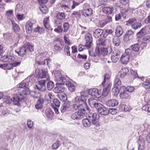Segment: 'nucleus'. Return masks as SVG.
Instances as JSON below:
<instances>
[{
  "mask_svg": "<svg viewBox=\"0 0 150 150\" xmlns=\"http://www.w3.org/2000/svg\"><path fill=\"white\" fill-rule=\"evenodd\" d=\"M36 21L34 20H31L27 21L25 24L26 31L28 34H30L33 29L35 28Z\"/></svg>",
  "mask_w": 150,
  "mask_h": 150,
  "instance_id": "1",
  "label": "nucleus"
},
{
  "mask_svg": "<svg viewBox=\"0 0 150 150\" xmlns=\"http://www.w3.org/2000/svg\"><path fill=\"white\" fill-rule=\"evenodd\" d=\"M99 116L97 113H91L89 115L88 117L92 124L98 127L99 126L98 122Z\"/></svg>",
  "mask_w": 150,
  "mask_h": 150,
  "instance_id": "2",
  "label": "nucleus"
},
{
  "mask_svg": "<svg viewBox=\"0 0 150 150\" xmlns=\"http://www.w3.org/2000/svg\"><path fill=\"white\" fill-rule=\"evenodd\" d=\"M85 115V109L81 108L77 112H76L73 113L71 116V118L74 120H79L83 118Z\"/></svg>",
  "mask_w": 150,
  "mask_h": 150,
  "instance_id": "3",
  "label": "nucleus"
},
{
  "mask_svg": "<svg viewBox=\"0 0 150 150\" xmlns=\"http://www.w3.org/2000/svg\"><path fill=\"white\" fill-rule=\"evenodd\" d=\"M35 74L41 78H45L47 81L50 80L49 76L47 70H39L37 68L36 69Z\"/></svg>",
  "mask_w": 150,
  "mask_h": 150,
  "instance_id": "4",
  "label": "nucleus"
},
{
  "mask_svg": "<svg viewBox=\"0 0 150 150\" xmlns=\"http://www.w3.org/2000/svg\"><path fill=\"white\" fill-rule=\"evenodd\" d=\"M87 92H81L80 93V96H77L75 98V101L76 103L81 105L84 103L86 100L85 98L87 96Z\"/></svg>",
  "mask_w": 150,
  "mask_h": 150,
  "instance_id": "5",
  "label": "nucleus"
},
{
  "mask_svg": "<svg viewBox=\"0 0 150 150\" xmlns=\"http://www.w3.org/2000/svg\"><path fill=\"white\" fill-rule=\"evenodd\" d=\"M96 109L97 110L99 113L104 115H108L109 112L112 114V108H111L109 110H108L103 105L101 104Z\"/></svg>",
  "mask_w": 150,
  "mask_h": 150,
  "instance_id": "6",
  "label": "nucleus"
},
{
  "mask_svg": "<svg viewBox=\"0 0 150 150\" xmlns=\"http://www.w3.org/2000/svg\"><path fill=\"white\" fill-rule=\"evenodd\" d=\"M37 93L39 94V96H37L35 95L34 98H39L35 106L36 109H41L43 107L44 102L43 99L42 97V95L39 92H37Z\"/></svg>",
  "mask_w": 150,
  "mask_h": 150,
  "instance_id": "7",
  "label": "nucleus"
},
{
  "mask_svg": "<svg viewBox=\"0 0 150 150\" xmlns=\"http://www.w3.org/2000/svg\"><path fill=\"white\" fill-rule=\"evenodd\" d=\"M121 84L120 79L117 78L114 81V84L113 87V95L117 97L120 91L118 86H120Z\"/></svg>",
  "mask_w": 150,
  "mask_h": 150,
  "instance_id": "8",
  "label": "nucleus"
},
{
  "mask_svg": "<svg viewBox=\"0 0 150 150\" xmlns=\"http://www.w3.org/2000/svg\"><path fill=\"white\" fill-rule=\"evenodd\" d=\"M45 81L46 80L45 79L39 81L38 84L36 85L35 88L42 92L45 91L46 90L45 85Z\"/></svg>",
  "mask_w": 150,
  "mask_h": 150,
  "instance_id": "9",
  "label": "nucleus"
},
{
  "mask_svg": "<svg viewBox=\"0 0 150 150\" xmlns=\"http://www.w3.org/2000/svg\"><path fill=\"white\" fill-rule=\"evenodd\" d=\"M120 98L122 99H128L130 98V96L127 93L125 89V86H122L120 87Z\"/></svg>",
  "mask_w": 150,
  "mask_h": 150,
  "instance_id": "10",
  "label": "nucleus"
},
{
  "mask_svg": "<svg viewBox=\"0 0 150 150\" xmlns=\"http://www.w3.org/2000/svg\"><path fill=\"white\" fill-rule=\"evenodd\" d=\"M88 93L91 95L96 98H99L101 95V91L95 88L90 89L88 91Z\"/></svg>",
  "mask_w": 150,
  "mask_h": 150,
  "instance_id": "11",
  "label": "nucleus"
},
{
  "mask_svg": "<svg viewBox=\"0 0 150 150\" xmlns=\"http://www.w3.org/2000/svg\"><path fill=\"white\" fill-rule=\"evenodd\" d=\"M97 50H98V52H96L97 54L100 55L102 54L103 56L106 55L107 54L108 50H111V51H110V53L112 51L111 47H108V48L102 47L97 48Z\"/></svg>",
  "mask_w": 150,
  "mask_h": 150,
  "instance_id": "12",
  "label": "nucleus"
},
{
  "mask_svg": "<svg viewBox=\"0 0 150 150\" xmlns=\"http://www.w3.org/2000/svg\"><path fill=\"white\" fill-rule=\"evenodd\" d=\"M134 34V32L131 30L127 31L124 36L123 40L125 42H127L132 39Z\"/></svg>",
  "mask_w": 150,
  "mask_h": 150,
  "instance_id": "13",
  "label": "nucleus"
},
{
  "mask_svg": "<svg viewBox=\"0 0 150 150\" xmlns=\"http://www.w3.org/2000/svg\"><path fill=\"white\" fill-rule=\"evenodd\" d=\"M15 52L18 54V55L22 57H23L25 55H26L28 51L25 44L20 48L19 51L18 52L16 50H15Z\"/></svg>",
  "mask_w": 150,
  "mask_h": 150,
  "instance_id": "14",
  "label": "nucleus"
},
{
  "mask_svg": "<svg viewBox=\"0 0 150 150\" xmlns=\"http://www.w3.org/2000/svg\"><path fill=\"white\" fill-rule=\"evenodd\" d=\"M85 39L86 42L85 46L88 48L91 47L92 42V38L91 34L87 33L85 36Z\"/></svg>",
  "mask_w": 150,
  "mask_h": 150,
  "instance_id": "15",
  "label": "nucleus"
},
{
  "mask_svg": "<svg viewBox=\"0 0 150 150\" xmlns=\"http://www.w3.org/2000/svg\"><path fill=\"white\" fill-rule=\"evenodd\" d=\"M103 87L102 95L104 96H107L109 92L110 89L112 84L111 83H109L108 84H105L102 85Z\"/></svg>",
  "mask_w": 150,
  "mask_h": 150,
  "instance_id": "16",
  "label": "nucleus"
},
{
  "mask_svg": "<svg viewBox=\"0 0 150 150\" xmlns=\"http://www.w3.org/2000/svg\"><path fill=\"white\" fill-rule=\"evenodd\" d=\"M89 105L92 108H95L96 109L100 104L98 103V100L94 98H90L88 99Z\"/></svg>",
  "mask_w": 150,
  "mask_h": 150,
  "instance_id": "17",
  "label": "nucleus"
},
{
  "mask_svg": "<svg viewBox=\"0 0 150 150\" xmlns=\"http://www.w3.org/2000/svg\"><path fill=\"white\" fill-rule=\"evenodd\" d=\"M140 79L144 81L142 86L146 89L150 88V81L143 77H141Z\"/></svg>",
  "mask_w": 150,
  "mask_h": 150,
  "instance_id": "18",
  "label": "nucleus"
},
{
  "mask_svg": "<svg viewBox=\"0 0 150 150\" xmlns=\"http://www.w3.org/2000/svg\"><path fill=\"white\" fill-rule=\"evenodd\" d=\"M65 88L63 85L59 84L54 89V92L56 93H59L63 92L64 91Z\"/></svg>",
  "mask_w": 150,
  "mask_h": 150,
  "instance_id": "19",
  "label": "nucleus"
},
{
  "mask_svg": "<svg viewBox=\"0 0 150 150\" xmlns=\"http://www.w3.org/2000/svg\"><path fill=\"white\" fill-rule=\"evenodd\" d=\"M93 14V10L91 8L83 9L82 11V14L85 17H89Z\"/></svg>",
  "mask_w": 150,
  "mask_h": 150,
  "instance_id": "20",
  "label": "nucleus"
},
{
  "mask_svg": "<svg viewBox=\"0 0 150 150\" xmlns=\"http://www.w3.org/2000/svg\"><path fill=\"white\" fill-rule=\"evenodd\" d=\"M148 33L147 28H143L137 33V36L138 38H140L145 36Z\"/></svg>",
  "mask_w": 150,
  "mask_h": 150,
  "instance_id": "21",
  "label": "nucleus"
},
{
  "mask_svg": "<svg viewBox=\"0 0 150 150\" xmlns=\"http://www.w3.org/2000/svg\"><path fill=\"white\" fill-rule=\"evenodd\" d=\"M128 72L129 70L127 68H123L117 74L118 77L123 78L126 75Z\"/></svg>",
  "mask_w": 150,
  "mask_h": 150,
  "instance_id": "22",
  "label": "nucleus"
},
{
  "mask_svg": "<svg viewBox=\"0 0 150 150\" xmlns=\"http://www.w3.org/2000/svg\"><path fill=\"white\" fill-rule=\"evenodd\" d=\"M137 143L139 145V150H142L144 148L145 141L144 139L142 137H139L137 141Z\"/></svg>",
  "mask_w": 150,
  "mask_h": 150,
  "instance_id": "23",
  "label": "nucleus"
},
{
  "mask_svg": "<svg viewBox=\"0 0 150 150\" xmlns=\"http://www.w3.org/2000/svg\"><path fill=\"white\" fill-rule=\"evenodd\" d=\"M69 91L71 92L74 91L76 89V84L70 81H68L66 85Z\"/></svg>",
  "mask_w": 150,
  "mask_h": 150,
  "instance_id": "24",
  "label": "nucleus"
},
{
  "mask_svg": "<svg viewBox=\"0 0 150 150\" xmlns=\"http://www.w3.org/2000/svg\"><path fill=\"white\" fill-rule=\"evenodd\" d=\"M54 113L50 108H47L45 110V115L50 120H51L53 117Z\"/></svg>",
  "mask_w": 150,
  "mask_h": 150,
  "instance_id": "25",
  "label": "nucleus"
},
{
  "mask_svg": "<svg viewBox=\"0 0 150 150\" xmlns=\"http://www.w3.org/2000/svg\"><path fill=\"white\" fill-rule=\"evenodd\" d=\"M10 111L6 108L1 107L0 108V115L1 116L8 115Z\"/></svg>",
  "mask_w": 150,
  "mask_h": 150,
  "instance_id": "26",
  "label": "nucleus"
},
{
  "mask_svg": "<svg viewBox=\"0 0 150 150\" xmlns=\"http://www.w3.org/2000/svg\"><path fill=\"white\" fill-rule=\"evenodd\" d=\"M123 29L120 26H118L116 27L115 30V35L118 37L121 36L123 33Z\"/></svg>",
  "mask_w": 150,
  "mask_h": 150,
  "instance_id": "27",
  "label": "nucleus"
},
{
  "mask_svg": "<svg viewBox=\"0 0 150 150\" xmlns=\"http://www.w3.org/2000/svg\"><path fill=\"white\" fill-rule=\"evenodd\" d=\"M103 30L101 29H96L93 33V36L96 38H98L103 33Z\"/></svg>",
  "mask_w": 150,
  "mask_h": 150,
  "instance_id": "28",
  "label": "nucleus"
},
{
  "mask_svg": "<svg viewBox=\"0 0 150 150\" xmlns=\"http://www.w3.org/2000/svg\"><path fill=\"white\" fill-rule=\"evenodd\" d=\"M120 59L122 64H127L129 61V57L128 55L124 54L121 57Z\"/></svg>",
  "mask_w": 150,
  "mask_h": 150,
  "instance_id": "29",
  "label": "nucleus"
},
{
  "mask_svg": "<svg viewBox=\"0 0 150 150\" xmlns=\"http://www.w3.org/2000/svg\"><path fill=\"white\" fill-rule=\"evenodd\" d=\"M44 25L46 28L50 30V20L49 19V17H46L44 18L43 21Z\"/></svg>",
  "mask_w": 150,
  "mask_h": 150,
  "instance_id": "30",
  "label": "nucleus"
},
{
  "mask_svg": "<svg viewBox=\"0 0 150 150\" xmlns=\"http://www.w3.org/2000/svg\"><path fill=\"white\" fill-rule=\"evenodd\" d=\"M82 105H79L76 104H74L71 105L70 107V108L71 109V110L73 112H76L77 110L80 109L81 108Z\"/></svg>",
  "mask_w": 150,
  "mask_h": 150,
  "instance_id": "31",
  "label": "nucleus"
},
{
  "mask_svg": "<svg viewBox=\"0 0 150 150\" xmlns=\"http://www.w3.org/2000/svg\"><path fill=\"white\" fill-rule=\"evenodd\" d=\"M110 78V75L108 74H106L104 76V79L103 81L101 83V85H103L105 84H108L110 83L109 79Z\"/></svg>",
  "mask_w": 150,
  "mask_h": 150,
  "instance_id": "32",
  "label": "nucleus"
},
{
  "mask_svg": "<svg viewBox=\"0 0 150 150\" xmlns=\"http://www.w3.org/2000/svg\"><path fill=\"white\" fill-rule=\"evenodd\" d=\"M91 122L89 119H83L82 121L83 125L85 127H89L91 124Z\"/></svg>",
  "mask_w": 150,
  "mask_h": 150,
  "instance_id": "33",
  "label": "nucleus"
},
{
  "mask_svg": "<svg viewBox=\"0 0 150 150\" xmlns=\"http://www.w3.org/2000/svg\"><path fill=\"white\" fill-rule=\"evenodd\" d=\"M12 99V103L15 105H18L19 104L20 101L23 98L18 96L14 97Z\"/></svg>",
  "mask_w": 150,
  "mask_h": 150,
  "instance_id": "34",
  "label": "nucleus"
},
{
  "mask_svg": "<svg viewBox=\"0 0 150 150\" xmlns=\"http://www.w3.org/2000/svg\"><path fill=\"white\" fill-rule=\"evenodd\" d=\"M71 16L74 19H79L81 16L80 13L79 11H74L72 13Z\"/></svg>",
  "mask_w": 150,
  "mask_h": 150,
  "instance_id": "35",
  "label": "nucleus"
},
{
  "mask_svg": "<svg viewBox=\"0 0 150 150\" xmlns=\"http://www.w3.org/2000/svg\"><path fill=\"white\" fill-rule=\"evenodd\" d=\"M69 106V104L66 103H65L61 108V111L62 112H64L67 110Z\"/></svg>",
  "mask_w": 150,
  "mask_h": 150,
  "instance_id": "36",
  "label": "nucleus"
},
{
  "mask_svg": "<svg viewBox=\"0 0 150 150\" xmlns=\"http://www.w3.org/2000/svg\"><path fill=\"white\" fill-rule=\"evenodd\" d=\"M12 23L14 31L16 33L19 32L20 29V28L18 25L14 21H12Z\"/></svg>",
  "mask_w": 150,
  "mask_h": 150,
  "instance_id": "37",
  "label": "nucleus"
},
{
  "mask_svg": "<svg viewBox=\"0 0 150 150\" xmlns=\"http://www.w3.org/2000/svg\"><path fill=\"white\" fill-rule=\"evenodd\" d=\"M137 22L136 19L135 18H132L129 19L127 22L126 25L128 26H132Z\"/></svg>",
  "mask_w": 150,
  "mask_h": 150,
  "instance_id": "38",
  "label": "nucleus"
},
{
  "mask_svg": "<svg viewBox=\"0 0 150 150\" xmlns=\"http://www.w3.org/2000/svg\"><path fill=\"white\" fill-rule=\"evenodd\" d=\"M40 9L41 11L44 14L46 13L48 11L47 7L44 4L40 5Z\"/></svg>",
  "mask_w": 150,
  "mask_h": 150,
  "instance_id": "39",
  "label": "nucleus"
},
{
  "mask_svg": "<svg viewBox=\"0 0 150 150\" xmlns=\"http://www.w3.org/2000/svg\"><path fill=\"white\" fill-rule=\"evenodd\" d=\"M53 73L57 81H59L60 78L62 76L60 72L59 71H53Z\"/></svg>",
  "mask_w": 150,
  "mask_h": 150,
  "instance_id": "40",
  "label": "nucleus"
},
{
  "mask_svg": "<svg viewBox=\"0 0 150 150\" xmlns=\"http://www.w3.org/2000/svg\"><path fill=\"white\" fill-rule=\"evenodd\" d=\"M120 108L121 111L127 112L129 110L130 108L126 105L122 104L120 105Z\"/></svg>",
  "mask_w": 150,
  "mask_h": 150,
  "instance_id": "41",
  "label": "nucleus"
},
{
  "mask_svg": "<svg viewBox=\"0 0 150 150\" xmlns=\"http://www.w3.org/2000/svg\"><path fill=\"white\" fill-rule=\"evenodd\" d=\"M140 47L139 44L137 43L132 45L130 46L131 49L136 52H138Z\"/></svg>",
  "mask_w": 150,
  "mask_h": 150,
  "instance_id": "42",
  "label": "nucleus"
},
{
  "mask_svg": "<svg viewBox=\"0 0 150 150\" xmlns=\"http://www.w3.org/2000/svg\"><path fill=\"white\" fill-rule=\"evenodd\" d=\"M3 100L4 102L8 104L12 103V99L10 96H6L4 97Z\"/></svg>",
  "mask_w": 150,
  "mask_h": 150,
  "instance_id": "43",
  "label": "nucleus"
},
{
  "mask_svg": "<svg viewBox=\"0 0 150 150\" xmlns=\"http://www.w3.org/2000/svg\"><path fill=\"white\" fill-rule=\"evenodd\" d=\"M102 11L104 13L109 14L111 13L112 10L110 7H105L103 8Z\"/></svg>",
  "mask_w": 150,
  "mask_h": 150,
  "instance_id": "44",
  "label": "nucleus"
},
{
  "mask_svg": "<svg viewBox=\"0 0 150 150\" xmlns=\"http://www.w3.org/2000/svg\"><path fill=\"white\" fill-rule=\"evenodd\" d=\"M58 97L60 100L62 101H66L67 99L66 95L64 93H60L58 95Z\"/></svg>",
  "mask_w": 150,
  "mask_h": 150,
  "instance_id": "45",
  "label": "nucleus"
},
{
  "mask_svg": "<svg viewBox=\"0 0 150 150\" xmlns=\"http://www.w3.org/2000/svg\"><path fill=\"white\" fill-rule=\"evenodd\" d=\"M34 31L38 32V33L41 34L44 33L45 30L43 28L37 27V28H34Z\"/></svg>",
  "mask_w": 150,
  "mask_h": 150,
  "instance_id": "46",
  "label": "nucleus"
},
{
  "mask_svg": "<svg viewBox=\"0 0 150 150\" xmlns=\"http://www.w3.org/2000/svg\"><path fill=\"white\" fill-rule=\"evenodd\" d=\"M105 40H100L99 41V43L97 44V47L96 49V51L97 50V48L103 47V46H105Z\"/></svg>",
  "mask_w": 150,
  "mask_h": 150,
  "instance_id": "47",
  "label": "nucleus"
},
{
  "mask_svg": "<svg viewBox=\"0 0 150 150\" xmlns=\"http://www.w3.org/2000/svg\"><path fill=\"white\" fill-rule=\"evenodd\" d=\"M143 110L148 112V114L150 115V105L147 104L144 105L142 108Z\"/></svg>",
  "mask_w": 150,
  "mask_h": 150,
  "instance_id": "48",
  "label": "nucleus"
},
{
  "mask_svg": "<svg viewBox=\"0 0 150 150\" xmlns=\"http://www.w3.org/2000/svg\"><path fill=\"white\" fill-rule=\"evenodd\" d=\"M56 17L57 18H58L59 19L63 20L65 18V13L64 12L59 13L57 14Z\"/></svg>",
  "mask_w": 150,
  "mask_h": 150,
  "instance_id": "49",
  "label": "nucleus"
},
{
  "mask_svg": "<svg viewBox=\"0 0 150 150\" xmlns=\"http://www.w3.org/2000/svg\"><path fill=\"white\" fill-rule=\"evenodd\" d=\"M54 86V83L52 81H49L47 84V88L49 90H51Z\"/></svg>",
  "mask_w": 150,
  "mask_h": 150,
  "instance_id": "50",
  "label": "nucleus"
},
{
  "mask_svg": "<svg viewBox=\"0 0 150 150\" xmlns=\"http://www.w3.org/2000/svg\"><path fill=\"white\" fill-rule=\"evenodd\" d=\"M4 68L6 67L8 70H11L13 67V63H7L3 64L2 66Z\"/></svg>",
  "mask_w": 150,
  "mask_h": 150,
  "instance_id": "51",
  "label": "nucleus"
},
{
  "mask_svg": "<svg viewBox=\"0 0 150 150\" xmlns=\"http://www.w3.org/2000/svg\"><path fill=\"white\" fill-rule=\"evenodd\" d=\"M25 44L27 50H28L29 51L31 52L33 51L34 48L33 45L29 43H25Z\"/></svg>",
  "mask_w": 150,
  "mask_h": 150,
  "instance_id": "52",
  "label": "nucleus"
},
{
  "mask_svg": "<svg viewBox=\"0 0 150 150\" xmlns=\"http://www.w3.org/2000/svg\"><path fill=\"white\" fill-rule=\"evenodd\" d=\"M59 82L58 84L63 85L65 84L66 85V83L67 82V80L65 79V77L61 76L59 79Z\"/></svg>",
  "mask_w": 150,
  "mask_h": 150,
  "instance_id": "53",
  "label": "nucleus"
},
{
  "mask_svg": "<svg viewBox=\"0 0 150 150\" xmlns=\"http://www.w3.org/2000/svg\"><path fill=\"white\" fill-rule=\"evenodd\" d=\"M57 28H55L54 30V31L58 33H62L63 30L62 26L57 25Z\"/></svg>",
  "mask_w": 150,
  "mask_h": 150,
  "instance_id": "54",
  "label": "nucleus"
},
{
  "mask_svg": "<svg viewBox=\"0 0 150 150\" xmlns=\"http://www.w3.org/2000/svg\"><path fill=\"white\" fill-rule=\"evenodd\" d=\"M120 11L123 17L124 18H125L127 15L128 14V10L126 9L122 8L121 9Z\"/></svg>",
  "mask_w": 150,
  "mask_h": 150,
  "instance_id": "55",
  "label": "nucleus"
},
{
  "mask_svg": "<svg viewBox=\"0 0 150 150\" xmlns=\"http://www.w3.org/2000/svg\"><path fill=\"white\" fill-rule=\"evenodd\" d=\"M53 104L55 106L59 107L60 105V101L57 98L54 99L53 100Z\"/></svg>",
  "mask_w": 150,
  "mask_h": 150,
  "instance_id": "56",
  "label": "nucleus"
},
{
  "mask_svg": "<svg viewBox=\"0 0 150 150\" xmlns=\"http://www.w3.org/2000/svg\"><path fill=\"white\" fill-rule=\"evenodd\" d=\"M63 20L61 19H59L58 18H57V19L55 20L54 22L55 25L54 27H56L57 25H62V23Z\"/></svg>",
  "mask_w": 150,
  "mask_h": 150,
  "instance_id": "57",
  "label": "nucleus"
},
{
  "mask_svg": "<svg viewBox=\"0 0 150 150\" xmlns=\"http://www.w3.org/2000/svg\"><path fill=\"white\" fill-rule=\"evenodd\" d=\"M117 51V56H115L114 55H113V62H116L120 57V52L119 51Z\"/></svg>",
  "mask_w": 150,
  "mask_h": 150,
  "instance_id": "58",
  "label": "nucleus"
},
{
  "mask_svg": "<svg viewBox=\"0 0 150 150\" xmlns=\"http://www.w3.org/2000/svg\"><path fill=\"white\" fill-rule=\"evenodd\" d=\"M45 98L47 101H50L53 98V96L51 93H49L46 94Z\"/></svg>",
  "mask_w": 150,
  "mask_h": 150,
  "instance_id": "59",
  "label": "nucleus"
},
{
  "mask_svg": "<svg viewBox=\"0 0 150 150\" xmlns=\"http://www.w3.org/2000/svg\"><path fill=\"white\" fill-rule=\"evenodd\" d=\"M22 91L23 93L25 95H29L30 93V91L28 86L23 89Z\"/></svg>",
  "mask_w": 150,
  "mask_h": 150,
  "instance_id": "60",
  "label": "nucleus"
},
{
  "mask_svg": "<svg viewBox=\"0 0 150 150\" xmlns=\"http://www.w3.org/2000/svg\"><path fill=\"white\" fill-rule=\"evenodd\" d=\"M6 16L8 17H12L13 15V10H9L7 11L6 12Z\"/></svg>",
  "mask_w": 150,
  "mask_h": 150,
  "instance_id": "61",
  "label": "nucleus"
},
{
  "mask_svg": "<svg viewBox=\"0 0 150 150\" xmlns=\"http://www.w3.org/2000/svg\"><path fill=\"white\" fill-rule=\"evenodd\" d=\"M69 23L67 22H65L63 25V27L64 29V32H67L69 28Z\"/></svg>",
  "mask_w": 150,
  "mask_h": 150,
  "instance_id": "62",
  "label": "nucleus"
},
{
  "mask_svg": "<svg viewBox=\"0 0 150 150\" xmlns=\"http://www.w3.org/2000/svg\"><path fill=\"white\" fill-rule=\"evenodd\" d=\"M141 26V24L140 23L137 22L131 26L132 28L135 30L137 29L138 28H140Z\"/></svg>",
  "mask_w": 150,
  "mask_h": 150,
  "instance_id": "63",
  "label": "nucleus"
},
{
  "mask_svg": "<svg viewBox=\"0 0 150 150\" xmlns=\"http://www.w3.org/2000/svg\"><path fill=\"white\" fill-rule=\"evenodd\" d=\"M8 55H4L0 58V60L2 62H8Z\"/></svg>",
  "mask_w": 150,
  "mask_h": 150,
  "instance_id": "64",
  "label": "nucleus"
}]
</instances>
